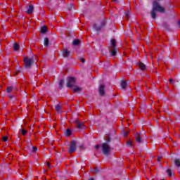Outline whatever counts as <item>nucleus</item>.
I'll use <instances>...</instances> for the list:
<instances>
[{
    "instance_id": "1",
    "label": "nucleus",
    "mask_w": 180,
    "mask_h": 180,
    "mask_svg": "<svg viewBox=\"0 0 180 180\" xmlns=\"http://www.w3.org/2000/svg\"><path fill=\"white\" fill-rule=\"evenodd\" d=\"M157 12L159 13H166L167 11L165 10V7L161 6L158 1L154 0L152 2V8L150 11V16L153 20L157 19Z\"/></svg>"
},
{
    "instance_id": "2",
    "label": "nucleus",
    "mask_w": 180,
    "mask_h": 180,
    "mask_svg": "<svg viewBox=\"0 0 180 180\" xmlns=\"http://www.w3.org/2000/svg\"><path fill=\"white\" fill-rule=\"evenodd\" d=\"M106 20H103L101 22L100 25L98 26L96 24L93 25V29L95 30V32H97V33H100V32H103L105 30V27H106Z\"/></svg>"
},
{
    "instance_id": "3",
    "label": "nucleus",
    "mask_w": 180,
    "mask_h": 180,
    "mask_svg": "<svg viewBox=\"0 0 180 180\" xmlns=\"http://www.w3.org/2000/svg\"><path fill=\"white\" fill-rule=\"evenodd\" d=\"M25 68H30L32 64H34V59L33 58H24Z\"/></svg>"
},
{
    "instance_id": "4",
    "label": "nucleus",
    "mask_w": 180,
    "mask_h": 180,
    "mask_svg": "<svg viewBox=\"0 0 180 180\" xmlns=\"http://www.w3.org/2000/svg\"><path fill=\"white\" fill-rule=\"evenodd\" d=\"M110 146L106 143L102 144V151L104 155H109L110 153Z\"/></svg>"
},
{
    "instance_id": "5",
    "label": "nucleus",
    "mask_w": 180,
    "mask_h": 180,
    "mask_svg": "<svg viewBox=\"0 0 180 180\" xmlns=\"http://www.w3.org/2000/svg\"><path fill=\"white\" fill-rule=\"evenodd\" d=\"M76 83H77V80L75 79V77H70L68 79V82L66 83V86L67 88L72 89L74 86V85H75Z\"/></svg>"
},
{
    "instance_id": "6",
    "label": "nucleus",
    "mask_w": 180,
    "mask_h": 180,
    "mask_svg": "<svg viewBox=\"0 0 180 180\" xmlns=\"http://www.w3.org/2000/svg\"><path fill=\"white\" fill-rule=\"evenodd\" d=\"M75 151H77V143L75 141H72L70 143L69 153L70 154H72V153H75Z\"/></svg>"
},
{
    "instance_id": "7",
    "label": "nucleus",
    "mask_w": 180,
    "mask_h": 180,
    "mask_svg": "<svg viewBox=\"0 0 180 180\" xmlns=\"http://www.w3.org/2000/svg\"><path fill=\"white\" fill-rule=\"evenodd\" d=\"M63 57L64 58H70V57H72V52H70L67 48H65L63 51Z\"/></svg>"
},
{
    "instance_id": "8",
    "label": "nucleus",
    "mask_w": 180,
    "mask_h": 180,
    "mask_svg": "<svg viewBox=\"0 0 180 180\" xmlns=\"http://www.w3.org/2000/svg\"><path fill=\"white\" fill-rule=\"evenodd\" d=\"M98 94L100 95V96H105V95H106V92L105 91V85H99Z\"/></svg>"
},
{
    "instance_id": "9",
    "label": "nucleus",
    "mask_w": 180,
    "mask_h": 180,
    "mask_svg": "<svg viewBox=\"0 0 180 180\" xmlns=\"http://www.w3.org/2000/svg\"><path fill=\"white\" fill-rule=\"evenodd\" d=\"M74 122L76 123V124L77 126V129H83L84 127H85V124H84V122H79V120H78V119H76L74 121Z\"/></svg>"
},
{
    "instance_id": "10",
    "label": "nucleus",
    "mask_w": 180,
    "mask_h": 180,
    "mask_svg": "<svg viewBox=\"0 0 180 180\" xmlns=\"http://www.w3.org/2000/svg\"><path fill=\"white\" fill-rule=\"evenodd\" d=\"M33 11H34V6L33 5H29L27 9V13L28 15H32L33 13Z\"/></svg>"
},
{
    "instance_id": "11",
    "label": "nucleus",
    "mask_w": 180,
    "mask_h": 180,
    "mask_svg": "<svg viewBox=\"0 0 180 180\" xmlns=\"http://www.w3.org/2000/svg\"><path fill=\"white\" fill-rule=\"evenodd\" d=\"M138 65L141 68V71H146L147 70V66L143 62H139Z\"/></svg>"
},
{
    "instance_id": "12",
    "label": "nucleus",
    "mask_w": 180,
    "mask_h": 180,
    "mask_svg": "<svg viewBox=\"0 0 180 180\" xmlns=\"http://www.w3.org/2000/svg\"><path fill=\"white\" fill-rule=\"evenodd\" d=\"M136 140L137 143H141V133H136L135 135Z\"/></svg>"
},
{
    "instance_id": "13",
    "label": "nucleus",
    "mask_w": 180,
    "mask_h": 180,
    "mask_svg": "<svg viewBox=\"0 0 180 180\" xmlns=\"http://www.w3.org/2000/svg\"><path fill=\"white\" fill-rule=\"evenodd\" d=\"M119 52V49L117 48H113V49L111 50V56L112 57H115L116 54Z\"/></svg>"
},
{
    "instance_id": "14",
    "label": "nucleus",
    "mask_w": 180,
    "mask_h": 180,
    "mask_svg": "<svg viewBox=\"0 0 180 180\" xmlns=\"http://www.w3.org/2000/svg\"><path fill=\"white\" fill-rule=\"evenodd\" d=\"M72 44L73 46H79L81 44V40L80 39H74Z\"/></svg>"
},
{
    "instance_id": "15",
    "label": "nucleus",
    "mask_w": 180,
    "mask_h": 180,
    "mask_svg": "<svg viewBox=\"0 0 180 180\" xmlns=\"http://www.w3.org/2000/svg\"><path fill=\"white\" fill-rule=\"evenodd\" d=\"M40 32H41V34H44L46 33H47V26L41 27L40 29Z\"/></svg>"
},
{
    "instance_id": "16",
    "label": "nucleus",
    "mask_w": 180,
    "mask_h": 180,
    "mask_svg": "<svg viewBox=\"0 0 180 180\" xmlns=\"http://www.w3.org/2000/svg\"><path fill=\"white\" fill-rule=\"evenodd\" d=\"M49 44H50V40L49 39V38L45 37L44 39V47H47Z\"/></svg>"
},
{
    "instance_id": "17",
    "label": "nucleus",
    "mask_w": 180,
    "mask_h": 180,
    "mask_svg": "<svg viewBox=\"0 0 180 180\" xmlns=\"http://www.w3.org/2000/svg\"><path fill=\"white\" fill-rule=\"evenodd\" d=\"M128 83L127 82L122 80L121 82V87L122 88V89H126V86H127Z\"/></svg>"
},
{
    "instance_id": "18",
    "label": "nucleus",
    "mask_w": 180,
    "mask_h": 180,
    "mask_svg": "<svg viewBox=\"0 0 180 180\" xmlns=\"http://www.w3.org/2000/svg\"><path fill=\"white\" fill-rule=\"evenodd\" d=\"M20 47V46H19V44L18 42L14 43L13 44L14 51H19Z\"/></svg>"
},
{
    "instance_id": "19",
    "label": "nucleus",
    "mask_w": 180,
    "mask_h": 180,
    "mask_svg": "<svg viewBox=\"0 0 180 180\" xmlns=\"http://www.w3.org/2000/svg\"><path fill=\"white\" fill-rule=\"evenodd\" d=\"M82 89L79 88L78 86H74L73 87V92L77 93V92H81Z\"/></svg>"
},
{
    "instance_id": "20",
    "label": "nucleus",
    "mask_w": 180,
    "mask_h": 180,
    "mask_svg": "<svg viewBox=\"0 0 180 180\" xmlns=\"http://www.w3.org/2000/svg\"><path fill=\"white\" fill-rule=\"evenodd\" d=\"M61 108H63V105L61 104H57L55 105V110L56 112H61Z\"/></svg>"
},
{
    "instance_id": "21",
    "label": "nucleus",
    "mask_w": 180,
    "mask_h": 180,
    "mask_svg": "<svg viewBox=\"0 0 180 180\" xmlns=\"http://www.w3.org/2000/svg\"><path fill=\"white\" fill-rule=\"evenodd\" d=\"M13 89H15V86H8L7 89H6V92H8V94H11V92H12V91H13Z\"/></svg>"
},
{
    "instance_id": "22",
    "label": "nucleus",
    "mask_w": 180,
    "mask_h": 180,
    "mask_svg": "<svg viewBox=\"0 0 180 180\" xmlns=\"http://www.w3.org/2000/svg\"><path fill=\"white\" fill-rule=\"evenodd\" d=\"M110 43H111L112 47H113V49H116V40L112 39L110 40Z\"/></svg>"
},
{
    "instance_id": "23",
    "label": "nucleus",
    "mask_w": 180,
    "mask_h": 180,
    "mask_svg": "<svg viewBox=\"0 0 180 180\" xmlns=\"http://www.w3.org/2000/svg\"><path fill=\"white\" fill-rule=\"evenodd\" d=\"M59 88H64V79L59 80Z\"/></svg>"
},
{
    "instance_id": "24",
    "label": "nucleus",
    "mask_w": 180,
    "mask_h": 180,
    "mask_svg": "<svg viewBox=\"0 0 180 180\" xmlns=\"http://www.w3.org/2000/svg\"><path fill=\"white\" fill-rule=\"evenodd\" d=\"M174 163H175V165H176L178 167H180V160L179 159H176L174 160Z\"/></svg>"
},
{
    "instance_id": "25",
    "label": "nucleus",
    "mask_w": 180,
    "mask_h": 180,
    "mask_svg": "<svg viewBox=\"0 0 180 180\" xmlns=\"http://www.w3.org/2000/svg\"><path fill=\"white\" fill-rule=\"evenodd\" d=\"M165 5H168V6H172L171 5V0H165Z\"/></svg>"
},
{
    "instance_id": "26",
    "label": "nucleus",
    "mask_w": 180,
    "mask_h": 180,
    "mask_svg": "<svg viewBox=\"0 0 180 180\" xmlns=\"http://www.w3.org/2000/svg\"><path fill=\"white\" fill-rule=\"evenodd\" d=\"M167 174H168V176H172V172H171V169H168L167 171H166Z\"/></svg>"
},
{
    "instance_id": "27",
    "label": "nucleus",
    "mask_w": 180,
    "mask_h": 180,
    "mask_svg": "<svg viewBox=\"0 0 180 180\" xmlns=\"http://www.w3.org/2000/svg\"><path fill=\"white\" fill-rule=\"evenodd\" d=\"M68 9H69V11H72V9H74V6L72 4H68Z\"/></svg>"
},
{
    "instance_id": "28",
    "label": "nucleus",
    "mask_w": 180,
    "mask_h": 180,
    "mask_svg": "<svg viewBox=\"0 0 180 180\" xmlns=\"http://www.w3.org/2000/svg\"><path fill=\"white\" fill-rule=\"evenodd\" d=\"M16 71H17V72H20V71H22V68L20 67V65H18L16 67Z\"/></svg>"
},
{
    "instance_id": "29",
    "label": "nucleus",
    "mask_w": 180,
    "mask_h": 180,
    "mask_svg": "<svg viewBox=\"0 0 180 180\" xmlns=\"http://www.w3.org/2000/svg\"><path fill=\"white\" fill-rule=\"evenodd\" d=\"M71 134H72V131H70V129H67L66 130V136H71Z\"/></svg>"
},
{
    "instance_id": "30",
    "label": "nucleus",
    "mask_w": 180,
    "mask_h": 180,
    "mask_svg": "<svg viewBox=\"0 0 180 180\" xmlns=\"http://www.w3.org/2000/svg\"><path fill=\"white\" fill-rule=\"evenodd\" d=\"M168 110H169V108H168V106H165L163 108V112H165V113H167L168 112Z\"/></svg>"
},
{
    "instance_id": "31",
    "label": "nucleus",
    "mask_w": 180,
    "mask_h": 180,
    "mask_svg": "<svg viewBox=\"0 0 180 180\" xmlns=\"http://www.w3.org/2000/svg\"><path fill=\"white\" fill-rule=\"evenodd\" d=\"M21 133H22V136H26L27 131H26L25 129H22Z\"/></svg>"
},
{
    "instance_id": "32",
    "label": "nucleus",
    "mask_w": 180,
    "mask_h": 180,
    "mask_svg": "<svg viewBox=\"0 0 180 180\" xmlns=\"http://www.w3.org/2000/svg\"><path fill=\"white\" fill-rule=\"evenodd\" d=\"M46 165H47L48 168H49V169H51V168H53V166H51V165L50 164L49 162H46Z\"/></svg>"
},
{
    "instance_id": "33",
    "label": "nucleus",
    "mask_w": 180,
    "mask_h": 180,
    "mask_svg": "<svg viewBox=\"0 0 180 180\" xmlns=\"http://www.w3.org/2000/svg\"><path fill=\"white\" fill-rule=\"evenodd\" d=\"M115 4H119V2H123L124 0H112Z\"/></svg>"
},
{
    "instance_id": "34",
    "label": "nucleus",
    "mask_w": 180,
    "mask_h": 180,
    "mask_svg": "<svg viewBox=\"0 0 180 180\" xmlns=\"http://www.w3.org/2000/svg\"><path fill=\"white\" fill-rule=\"evenodd\" d=\"M37 151V147H32V153H36Z\"/></svg>"
},
{
    "instance_id": "35",
    "label": "nucleus",
    "mask_w": 180,
    "mask_h": 180,
    "mask_svg": "<svg viewBox=\"0 0 180 180\" xmlns=\"http://www.w3.org/2000/svg\"><path fill=\"white\" fill-rule=\"evenodd\" d=\"M3 141H4V142L8 141V136H4Z\"/></svg>"
},
{
    "instance_id": "36",
    "label": "nucleus",
    "mask_w": 180,
    "mask_h": 180,
    "mask_svg": "<svg viewBox=\"0 0 180 180\" xmlns=\"http://www.w3.org/2000/svg\"><path fill=\"white\" fill-rule=\"evenodd\" d=\"M94 172H95L96 174H98L99 172V169L96 168V169H94Z\"/></svg>"
},
{
    "instance_id": "37",
    "label": "nucleus",
    "mask_w": 180,
    "mask_h": 180,
    "mask_svg": "<svg viewBox=\"0 0 180 180\" xmlns=\"http://www.w3.org/2000/svg\"><path fill=\"white\" fill-rule=\"evenodd\" d=\"M80 61H82V63H85V58H80Z\"/></svg>"
},
{
    "instance_id": "38",
    "label": "nucleus",
    "mask_w": 180,
    "mask_h": 180,
    "mask_svg": "<svg viewBox=\"0 0 180 180\" xmlns=\"http://www.w3.org/2000/svg\"><path fill=\"white\" fill-rule=\"evenodd\" d=\"M125 16H126V18H130V15H129V13H126Z\"/></svg>"
},
{
    "instance_id": "39",
    "label": "nucleus",
    "mask_w": 180,
    "mask_h": 180,
    "mask_svg": "<svg viewBox=\"0 0 180 180\" xmlns=\"http://www.w3.org/2000/svg\"><path fill=\"white\" fill-rule=\"evenodd\" d=\"M169 82H172V84H174V79H169Z\"/></svg>"
},
{
    "instance_id": "40",
    "label": "nucleus",
    "mask_w": 180,
    "mask_h": 180,
    "mask_svg": "<svg viewBox=\"0 0 180 180\" xmlns=\"http://www.w3.org/2000/svg\"><path fill=\"white\" fill-rule=\"evenodd\" d=\"M8 98H10L11 99H13V98H15V96H14L9 95V96H8Z\"/></svg>"
},
{
    "instance_id": "41",
    "label": "nucleus",
    "mask_w": 180,
    "mask_h": 180,
    "mask_svg": "<svg viewBox=\"0 0 180 180\" xmlns=\"http://www.w3.org/2000/svg\"><path fill=\"white\" fill-rule=\"evenodd\" d=\"M162 158L161 157V156H159L158 158V161H161V159H162Z\"/></svg>"
},
{
    "instance_id": "42",
    "label": "nucleus",
    "mask_w": 180,
    "mask_h": 180,
    "mask_svg": "<svg viewBox=\"0 0 180 180\" xmlns=\"http://www.w3.org/2000/svg\"><path fill=\"white\" fill-rule=\"evenodd\" d=\"M101 146H99V145H96V146H95V148H96V150H98V148H99Z\"/></svg>"
},
{
    "instance_id": "43",
    "label": "nucleus",
    "mask_w": 180,
    "mask_h": 180,
    "mask_svg": "<svg viewBox=\"0 0 180 180\" xmlns=\"http://www.w3.org/2000/svg\"><path fill=\"white\" fill-rule=\"evenodd\" d=\"M127 135H128L127 132H124V137H127Z\"/></svg>"
},
{
    "instance_id": "44",
    "label": "nucleus",
    "mask_w": 180,
    "mask_h": 180,
    "mask_svg": "<svg viewBox=\"0 0 180 180\" xmlns=\"http://www.w3.org/2000/svg\"><path fill=\"white\" fill-rule=\"evenodd\" d=\"M127 144H129V146H131V141H128Z\"/></svg>"
},
{
    "instance_id": "45",
    "label": "nucleus",
    "mask_w": 180,
    "mask_h": 180,
    "mask_svg": "<svg viewBox=\"0 0 180 180\" xmlns=\"http://www.w3.org/2000/svg\"><path fill=\"white\" fill-rule=\"evenodd\" d=\"M177 25H178L179 26H180V20H179V21L177 22Z\"/></svg>"
},
{
    "instance_id": "46",
    "label": "nucleus",
    "mask_w": 180,
    "mask_h": 180,
    "mask_svg": "<svg viewBox=\"0 0 180 180\" xmlns=\"http://www.w3.org/2000/svg\"><path fill=\"white\" fill-rule=\"evenodd\" d=\"M163 26H167V23H166V22H164V23H163Z\"/></svg>"
},
{
    "instance_id": "47",
    "label": "nucleus",
    "mask_w": 180,
    "mask_h": 180,
    "mask_svg": "<svg viewBox=\"0 0 180 180\" xmlns=\"http://www.w3.org/2000/svg\"><path fill=\"white\" fill-rule=\"evenodd\" d=\"M89 180H95L94 178L90 179Z\"/></svg>"
},
{
    "instance_id": "48",
    "label": "nucleus",
    "mask_w": 180,
    "mask_h": 180,
    "mask_svg": "<svg viewBox=\"0 0 180 180\" xmlns=\"http://www.w3.org/2000/svg\"><path fill=\"white\" fill-rule=\"evenodd\" d=\"M82 112H85V109H84V110H82Z\"/></svg>"
},
{
    "instance_id": "49",
    "label": "nucleus",
    "mask_w": 180,
    "mask_h": 180,
    "mask_svg": "<svg viewBox=\"0 0 180 180\" xmlns=\"http://www.w3.org/2000/svg\"><path fill=\"white\" fill-rule=\"evenodd\" d=\"M158 60H161V58H158Z\"/></svg>"
},
{
    "instance_id": "50",
    "label": "nucleus",
    "mask_w": 180,
    "mask_h": 180,
    "mask_svg": "<svg viewBox=\"0 0 180 180\" xmlns=\"http://www.w3.org/2000/svg\"><path fill=\"white\" fill-rule=\"evenodd\" d=\"M128 29H130V27H128Z\"/></svg>"
},
{
    "instance_id": "51",
    "label": "nucleus",
    "mask_w": 180,
    "mask_h": 180,
    "mask_svg": "<svg viewBox=\"0 0 180 180\" xmlns=\"http://www.w3.org/2000/svg\"><path fill=\"white\" fill-rule=\"evenodd\" d=\"M108 141H110V140L108 139Z\"/></svg>"
}]
</instances>
